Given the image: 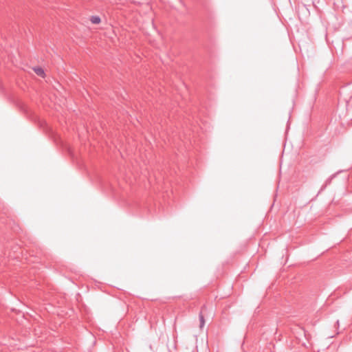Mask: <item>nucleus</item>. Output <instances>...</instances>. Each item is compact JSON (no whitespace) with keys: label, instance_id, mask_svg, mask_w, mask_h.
Masks as SVG:
<instances>
[{"label":"nucleus","instance_id":"f03ea898","mask_svg":"<svg viewBox=\"0 0 352 352\" xmlns=\"http://www.w3.org/2000/svg\"><path fill=\"white\" fill-rule=\"evenodd\" d=\"M33 70L34 71V72L39 76L41 77H44L45 76V72L44 70L43 69V68L40 67H34L33 68Z\"/></svg>","mask_w":352,"mask_h":352},{"label":"nucleus","instance_id":"7ed1b4c3","mask_svg":"<svg viewBox=\"0 0 352 352\" xmlns=\"http://www.w3.org/2000/svg\"><path fill=\"white\" fill-rule=\"evenodd\" d=\"M90 21L94 24H98L100 23L101 19L98 16H92L90 18Z\"/></svg>","mask_w":352,"mask_h":352},{"label":"nucleus","instance_id":"f257e3e1","mask_svg":"<svg viewBox=\"0 0 352 352\" xmlns=\"http://www.w3.org/2000/svg\"><path fill=\"white\" fill-rule=\"evenodd\" d=\"M205 309V306L202 307L201 308V310L199 314V321H200V328H203L204 324H205V319H204V316L203 315V311L204 309Z\"/></svg>","mask_w":352,"mask_h":352}]
</instances>
